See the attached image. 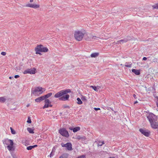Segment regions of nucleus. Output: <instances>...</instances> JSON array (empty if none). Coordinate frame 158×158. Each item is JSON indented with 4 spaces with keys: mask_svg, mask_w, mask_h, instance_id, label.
<instances>
[{
    "mask_svg": "<svg viewBox=\"0 0 158 158\" xmlns=\"http://www.w3.org/2000/svg\"><path fill=\"white\" fill-rule=\"evenodd\" d=\"M133 97L134 98H135L136 99L137 98L136 95L135 94H134L133 95Z\"/></svg>",
    "mask_w": 158,
    "mask_h": 158,
    "instance_id": "nucleus-46",
    "label": "nucleus"
},
{
    "mask_svg": "<svg viewBox=\"0 0 158 158\" xmlns=\"http://www.w3.org/2000/svg\"><path fill=\"white\" fill-rule=\"evenodd\" d=\"M3 143L7 145V148L9 151H14L15 149V147L14 146L13 141L9 139H5L3 140Z\"/></svg>",
    "mask_w": 158,
    "mask_h": 158,
    "instance_id": "nucleus-2",
    "label": "nucleus"
},
{
    "mask_svg": "<svg viewBox=\"0 0 158 158\" xmlns=\"http://www.w3.org/2000/svg\"><path fill=\"white\" fill-rule=\"evenodd\" d=\"M27 130L28 131V132L30 133H34L33 130L30 128H27Z\"/></svg>",
    "mask_w": 158,
    "mask_h": 158,
    "instance_id": "nucleus-24",
    "label": "nucleus"
},
{
    "mask_svg": "<svg viewBox=\"0 0 158 158\" xmlns=\"http://www.w3.org/2000/svg\"><path fill=\"white\" fill-rule=\"evenodd\" d=\"M96 37L95 36H94L89 34L88 35L87 38H85V39L87 41H94V40L95 39V37Z\"/></svg>",
    "mask_w": 158,
    "mask_h": 158,
    "instance_id": "nucleus-14",
    "label": "nucleus"
},
{
    "mask_svg": "<svg viewBox=\"0 0 158 158\" xmlns=\"http://www.w3.org/2000/svg\"><path fill=\"white\" fill-rule=\"evenodd\" d=\"M33 148L32 146H30L27 147V149L29 150L32 149Z\"/></svg>",
    "mask_w": 158,
    "mask_h": 158,
    "instance_id": "nucleus-32",
    "label": "nucleus"
},
{
    "mask_svg": "<svg viewBox=\"0 0 158 158\" xmlns=\"http://www.w3.org/2000/svg\"><path fill=\"white\" fill-rule=\"evenodd\" d=\"M30 1L31 2H33V0H30Z\"/></svg>",
    "mask_w": 158,
    "mask_h": 158,
    "instance_id": "nucleus-51",
    "label": "nucleus"
},
{
    "mask_svg": "<svg viewBox=\"0 0 158 158\" xmlns=\"http://www.w3.org/2000/svg\"><path fill=\"white\" fill-rule=\"evenodd\" d=\"M61 146L63 147H66L68 150H72V144L70 143H68L65 144L63 143H61Z\"/></svg>",
    "mask_w": 158,
    "mask_h": 158,
    "instance_id": "nucleus-10",
    "label": "nucleus"
},
{
    "mask_svg": "<svg viewBox=\"0 0 158 158\" xmlns=\"http://www.w3.org/2000/svg\"><path fill=\"white\" fill-rule=\"evenodd\" d=\"M109 158H115L114 157H110Z\"/></svg>",
    "mask_w": 158,
    "mask_h": 158,
    "instance_id": "nucleus-53",
    "label": "nucleus"
},
{
    "mask_svg": "<svg viewBox=\"0 0 158 158\" xmlns=\"http://www.w3.org/2000/svg\"><path fill=\"white\" fill-rule=\"evenodd\" d=\"M138 103V101H136L134 103V104H136Z\"/></svg>",
    "mask_w": 158,
    "mask_h": 158,
    "instance_id": "nucleus-48",
    "label": "nucleus"
},
{
    "mask_svg": "<svg viewBox=\"0 0 158 158\" xmlns=\"http://www.w3.org/2000/svg\"><path fill=\"white\" fill-rule=\"evenodd\" d=\"M26 6L27 7H30L35 9H36L39 8L40 6L39 5H38L29 3L26 4Z\"/></svg>",
    "mask_w": 158,
    "mask_h": 158,
    "instance_id": "nucleus-13",
    "label": "nucleus"
},
{
    "mask_svg": "<svg viewBox=\"0 0 158 158\" xmlns=\"http://www.w3.org/2000/svg\"><path fill=\"white\" fill-rule=\"evenodd\" d=\"M19 77V75H15L14 76V77L15 78H17Z\"/></svg>",
    "mask_w": 158,
    "mask_h": 158,
    "instance_id": "nucleus-42",
    "label": "nucleus"
},
{
    "mask_svg": "<svg viewBox=\"0 0 158 158\" xmlns=\"http://www.w3.org/2000/svg\"><path fill=\"white\" fill-rule=\"evenodd\" d=\"M68 156V154L67 153H65L63 154L59 158H67Z\"/></svg>",
    "mask_w": 158,
    "mask_h": 158,
    "instance_id": "nucleus-22",
    "label": "nucleus"
},
{
    "mask_svg": "<svg viewBox=\"0 0 158 158\" xmlns=\"http://www.w3.org/2000/svg\"><path fill=\"white\" fill-rule=\"evenodd\" d=\"M156 106L158 107V97H157V99L156 101Z\"/></svg>",
    "mask_w": 158,
    "mask_h": 158,
    "instance_id": "nucleus-41",
    "label": "nucleus"
},
{
    "mask_svg": "<svg viewBox=\"0 0 158 158\" xmlns=\"http://www.w3.org/2000/svg\"><path fill=\"white\" fill-rule=\"evenodd\" d=\"M54 154L52 152H51V153L50 154V157H51L52 156L54 155Z\"/></svg>",
    "mask_w": 158,
    "mask_h": 158,
    "instance_id": "nucleus-40",
    "label": "nucleus"
},
{
    "mask_svg": "<svg viewBox=\"0 0 158 158\" xmlns=\"http://www.w3.org/2000/svg\"><path fill=\"white\" fill-rule=\"evenodd\" d=\"M64 108H70L69 106H68V105H64Z\"/></svg>",
    "mask_w": 158,
    "mask_h": 158,
    "instance_id": "nucleus-39",
    "label": "nucleus"
},
{
    "mask_svg": "<svg viewBox=\"0 0 158 158\" xmlns=\"http://www.w3.org/2000/svg\"><path fill=\"white\" fill-rule=\"evenodd\" d=\"M44 102L45 103H47V104H50L51 103V101L48 99H44Z\"/></svg>",
    "mask_w": 158,
    "mask_h": 158,
    "instance_id": "nucleus-25",
    "label": "nucleus"
},
{
    "mask_svg": "<svg viewBox=\"0 0 158 158\" xmlns=\"http://www.w3.org/2000/svg\"><path fill=\"white\" fill-rule=\"evenodd\" d=\"M77 103L78 104L81 105L82 103V102L81 101V99L80 98H77Z\"/></svg>",
    "mask_w": 158,
    "mask_h": 158,
    "instance_id": "nucleus-21",
    "label": "nucleus"
},
{
    "mask_svg": "<svg viewBox=\"0 0 158 158\" xmlns=\"http://www.w3.org/2000/svg\"><path fill=\"white\" fill-rule=\"evenodd\" d=\"M99 53L98 52H94L92 53L90 55V56L92 58H96L99 55Z\"/></svg>",
    "mask_w": 158,
    "mask_h": 158,
    "instance_id": "nucleus-19",
    "label": "nucleus"
},
{
    "mask_svg": "<svg viewBox=\"0 0 158 158\" xmlns=\"http://www.w3.org/2000/svg\"><path fill=\"white\" fill-rule=\"evenodd\" d=\"M94 109L96 111H97L98 110H100V109L99 108H96V107H94Z\"/></svg>",
    "mask_w": 158,
    "mask_h": 158,
    "instance_id": "nucleus-36",
    "label": "nucleus"
},
{
    "mask_svg": "<svg viewBox=\"0 0 158 158\" xmlns=\"http://www.w3.org/2000/svg\"><path fill=\"white\" fill-rule=\"evenodd\" d=\"M11 132L12 134H15L16 131L12 127H10Z\"/></svg>",
    "mask_w": 158,
    "mask_h": 158,
    "instance_id": "nucleus-27",
    "label": "nucleus"
},
{
    "mask_svg": "<svg viewBox=\"0 0 158 158\" xmlns=\"http://www.w3.org/2000/svg\"><path fill=\"white\" fill-rule=\"evenodd\" d=\"M43 89V88L42 87H37L34 90L32 89L31 94L35 95L38 92H40V94H42L43 92V91H42Z\"/></svg>",
    "mask_w": 158,
    "mask_h": 158,
    "instance_id": "nucleus-7",
    "label": "nucleus"
},
{
    "mask_svg": "<svg viewBox=\"0 0 158 158\" xmlns=\"http://www.w3.org/2000/svg\"><path fill=\"white\" fill-rule=\"evenodd\" d=\"M44 100L43 96L40 97L35 99V102H40L41 101Z\"/></svg>",
    "mask_w": 158,
    "mask_h": 158,
    "instance_id": "nucleus-16",
    "label": "nucleus"
},
{
    "mask_svg": "<svg viewBox=\"0 0 158 158\" xmlns=\"http://www.w3.org/2000/svg\"><path fill=\"white\" fill-rule=\"evenodd\" d=\"M6 100V98L4 97H0V102H4Z\"/></svg>",
    "mask_w": 158,
    "mask_h": 158,
    "instance_id": "nucleus-23",
    "label": "nucleus"
},
{
    "mask_svg": "<svg viewBox=\"0 0 158 158\" xmlns=\"http://www.w3.org/2000/svg\"><path fill=\"white\" fill-rule=\"evenodd\" d=\"M97 144L98 146H101L103 144H104V142L103 141H98V140L97 141H96Z\"/></svg>",
    "mask_w": 158,
    "mask_h": 158,
    "instance_id": "nucleus-18",
    "label": "nucleus"
},
{
    "mask_svg": "<svg viewBox=\"0 0 158 158\" xmlns=\"http://www.w3.org/2000/svg\"><path fill=\"white\" fill-rule=\"evenodd\" d=\"M27 122L29 123H31V118L30 117H28V119H27Z\"/></svg>",
    "mask_w": 158,
    "mask_h": 158,
    "instance_id": "nucleus-30",
    "label": "nucleus"
},
{
    "mask_svg": "<svg viewBox=\"0 0 158 158\" xmlns=\"http://www.w3.org/2000/svg\"><path fill=\"white\" fill-rule=\"evenodd\" d=\"M69 129L71 131L73 130L74 132H76L80 130V127H70L69 128Z\"/></svg>",
    "mask_w": 158,
    "mask_h": 158,
    "instance_id": "nucleus-15",
    "label": "nucleus"
},
{
    "mask_svg": "<svg viewBox=\"0 0 158 158\" xmlns=\"http://www.w3.org/2000/svg\"><path fill=\"white\" fill-rule=\"evenodd\" d=\"M9 78L10 79H11L12 78V77H10Z\"/></svg>",
    "mask_w": 158,
    "mask_h": 158,
    "instance_id": "nucleus-52",
    "label": "nucleus"
},
{
    "mask_svg": "<svg viewBox=\"0 0 158 158\" xmlns=\"http://www.w3.org/2000/svg\"><path fill=\"white\" fill-rule=\"evenodd\" d=\"M151 127L153 129H158V123L157 119L150 123Z\"/></svg>",
    "mask_w": 158,
    "mask_h": 158,
    "instance_id": "nucleus-9",
    "label": "nucleus"
},
{
    "mask_svg": "<svg viewBox=\"0 0 158 158\" xmlns=\"http://www.w3.org/2000/svg\"><path fill=\"white\" fill-rule=\"evenodd\" d=\"M35 69L34 68L33 69H28L25 70L23 72L24 74H27L29 73L31 74H35Z\"/></svg>",
    "mask_w": 158,
    "mask_h": 158,
    "instance_id": "nucleus-8",
    "label": "nucleus"
},
{
    "mask_svg": "<svg viewBox=\"0 0 158 158\" xmlns=\"http://www.w3.org/2000/svg\"><path fill=\"white\" fill-rule=\"evenodd\" d=\"M41 138H42V135H41Z\"/></svg>",
    "mask_w": 158,
    "mask_h": 158,
    "instance_id": "nucleus-55",
    "label": "nucleus"
},
{
    "mask_svg": "<svg viewBox=\"0 0 158 158\" xmlns=\"http://www.w3.org/2000/svg\"><path fill=\"white\" fill-rule=\"evenodd\" d=\"M90 87L92 88L94 91H98V90H97V87L96 86L91 85Z\"/></svg>",
    "mask_w": 158,
    "mask_h": 158,
    "instance_id": "nucleus-26",
    "label": "nucleus"
},
{
    "mask_svg": "<svg viewBox=\"0 0 158 158\" xmlns=\"http://www.w3.org/2000/svg\"><path fill=\"white\" fill-rule=\"evenodd\" d=\"M147 58L146 57H144L143 58V60H147Z\"/></svg>",
    "mask_w": 158,
    "mask_h": 158,
    "instance_id": "nucleus-44",
    "label": "nucleus"
},
{
    "mask_svg": "<svg viewBox=\"0 0 158 158\" xmlns=\"http://www.w3.org/2000/svg\"><path fill=\"white\" fill-rule=\"evenodd\" d=\"M6 53L4 52H1V54L3 56H5L6 55Z\"/></svg>",
    "mask_w": 158,
    "mask_h": 158,
    "instance_id": "nucleus-38",
    "label": "nucleus"
},
{
    "mask_svg": "<svg viewBox=\"0 0 158 158\" xmlns=\"http://www.w3.org/2000/svg\"><path fill=\"white\" fill-rule=\"evenodd\" d=\"M59 132L61 135L66 137H68L69 136L68 131L65 128H63L59 130Z\"/></svg>",
    "mask_w": 158,
    "mask_h": 158,
    "instance_id": "nucleus-6",
    "label": "nucleus"
},
{
    "mask_svg": "<svg viewBox=\"0 0 158 158\" xmlns=\"http://www.w3.org/2000/svg\"><path fill=\"white\" fill-rule=\"evenodd\" d=\"M11 155L12 156V157L13 158H16V156L15 154H14L12 153H11Z\"/></svg>",
    "mask_w": 158,
    "mask_h": 158,
    "instance_id": "nucleus-34",
    "label": "nucleus"
},
{
    "mask_svg": "<svg viewBox=\"0 0 158 158\" xmlns=\"http://www.w3.org/2000/svg\"><path fill=\"white\" fill-rule=\"evenodd\" d=\"M48 50L47 47H44L43 45H38L35 48V53L36 54L42 55L41 52H46Z\"/></svg>",
    "mask_w": 158,
    "mask_h": 158,
    "instance_id": "nucleus-3",
    "label": "nucleus"
},
{
    "mask_svg": "<svg viewBox=\"0 0 158 158\" xmlns=\"http://www.w3.org/2000/svg\"><path fill=\"white\" fill-rule=\"evenodd\" d=\"M129 37H127L124 38L123 39H122L118 40L117 41V44H121L123 43L127 42L128 41L130 40Z\"/></svg>",
    "mask_w": 158,
    "mask_h": 158,
    "instance_id": "nucleus-12",
    "label": "nucleus"
},
{
    "mask_svg": "<svg viewBox=\"0 0 158 158\" xmlns=\"http://www.w3.org/2000/svg\"><path fill=\"white\" fill-rule=\"evenodd\" d=\"M97 87V90H98V89H99L100 88H101V87L99 86H96Z\"/></svg>",
    "mask_w": 158,
    "mask_h": 158,
    "instance_id": "nucleus-43",
    "label": "nucleus"
},
{
    "mask_svg": "<svg viewBox=\"0 0 158 158\" xmlns=\"http://www.w3.org/2000/svg\"><path fill=\"white\" fill-rule=\"evenodd\" d=\"M49 104L45 103L44 106L43 107V108L44 109L45 108L48 107H49Z\"/></svg>",
    "mask_w": 158,
    "mask_h": 158,
    "instance_id": "nucleus-29",
    "label": "nucleus"
},
{
    "mask_svg": "<svg viewBox=\"0 0 158 158\" xmlns=\"http://www.w3.org/2000/svg\"><path fill=\"white\" fill-rule=\"evenodd\" d=\"M37 146V145H35L32 146L33 148H35V147H36Z\"/></svg>",
    "mask_w": 158,
    "mask_h": 158,
    "instance_id": "nucleus-45",
    "label": "nucleus"
},
{
    "mask_svg": "<svg viewBox=\"0 0 158 158\" xmlns=\"http://www.w3.org/2000/svg\"><path fill=\"white\" fill-rule=\"evenodd\" d=\"M139 131L142 134L147 137L150 134L149 131L142 129H140Z\"/></svg>",
    "mask_w": 158,
    "mask_h": 158,
    "instance_id": "nucleus-11",
    "label": "nucleus"
},
{
    "mask_svg": "<svg viewBox=\"0 0 158 158\" xmlns=\"http://www.w3.org/2000/svg\"><path fill=\"white\" fill-rule=\"evenodd\" d=\"M79 138V139H80V138Z\"/></svg>",
    "mask_w": 158,
    "mask_h": 158,
    "instance_id": "nucleus-56",
    "label": "nucleus"
},
{
    "mask_svg": "<svg viewBox=\"0 0 158 158\" xmlns=\"http://www.w3.org/2000/svg\"><path fill=\"white\" fill-rule=\"evenodd\" d=\"M71 92V90L69 89L62 90L56 93L54 97L59 98V100L60 101H68L69 99V95L67 94Z\"/></svg>",
    "mask_w": 158,
    "mask_h": 158,
    "instance_id": "nucleus-1",
    "label": "nucleus"
},
{
    "mask_svg": "<svg viewBox=\"0 0 158 158\" xmlns=\"http://www.w3.org/2000/svg\"><path fill=\"white\" fill-rule=\"evenodd\" d=\"M147 118L149 122L154 121L157 119V117L152 113H149L148 114L147 116Z\"/></svg>",
    "mask_w": 158,
    "mask_h": 158,
    "instance_id": "nucleus-5",
    "label": "nucleus"
},
{
    "mask_svg": "<svg viewBox=\"0 0 158 158\" xmlns=\"http://www.w3.org/2000/svg\"><path fill=\"white\" fill-rule=\"evenodd\" d=\"M131 64H125V66L126 67H128V68H130L131 66Z\"/></svg>",
    "mask_w": 158,
    "mask_h": 158,
    "instance_id": "nucleus-35",
    "label": "nucleus"
},
{
    "mask_svg": "<svg viewBox=\"0 0 158 158\" xmlns=\"http://www.w3.org/2000/svg\"><path fill=\"white\" fill-rule=\"evenodd\" d=\"M132 72L134 73L136 75H139L140 73V71L139 70H137L135 69H132Z\"/></svg>",
    "mask_w": 158,
    "mask_h": 158,
    "instance_id": "nucleus-17",
    "label": "nucleus"
},
{
    "mask_svg": "<svg viewBox=\"0 0 158 158\" xmlns=\"http://www.w3.org/2000/svg\"><path fill=\"white\" fill-rule=\"evenodd\" d=\"M77 158H86V157L85 155H81L78 156Z\"/></svg>",
    "mask_w": 158,
    "mask_h": 158,
    "instance_id": "nucleus-33",
    "label": "nucleus"
},
{
    "mask_svg": "<svg viewBox=\"0 0 158 158\" xmlns=\"http://www.w3.org/2000/svg\"><path fill=\"white\" fill-rule=\"evenodd\" d=\"M29 106H30V104H28L27 105V107H29Z\"/></svg>",
    "mask_w": 158,
    "mask_h": 158,
    "instance_id": "nucleus-50",
    "label": "nucleus"
},
{
    "mask_svg": "<svg viewBox=\"0 0 158 158\" xmlns=\"http://www.w3.org/2000/svg\"><path fill=\"white\" fill-rule=\"evenodd\" d=\"M84 33L81 31H75L74 34V36L75 39L78 41L81 40L83 38Z\"/></svg>",
    "mask_w": 158,
    "mask_h": 158,
    "instance_id": "nucleus-4",
    "label": "nucleus"
},
{
    "mask_svg": "<svg viewBox=\"0 0 158 158\" xmlns=\"http://www.w3.org/2000/svg\"><path fill=\"white\" fill-rule=\"evenodd\" d=\"M152 7L155 9H158V3L152 6Z\"/></svg>",
    "mask_w": 158,
    "mask_h": 158,
    "instance_id": "nucleus-28",
    "label": "nucleus"
},
{
    "mask_svg": "<svg viewBox=\"0 0 158 158\" xmlns=\"http://www.w3.org/2000/svg\"><path fill=\"white\" fill-rule=\"evenodd\" d=\"M81 99L83 101H87V99L86 98L85 96H82L81 98Z\"/></svg>",
    "mask_w": 158,
    "mask_h": 158,
    "instance_id": "nucleus-31",
    "label": "nucleus"
},
{
    "mask_svg": "<svg viewBox=\"0 0 158 158\" xmlns=\"http://www.w3.org/2000/svg\"><path fill=\"white\" fill-rule=\"evenodd\" d=\"M55 150H56V149H55V147H53V148H52V151L51 152L54 153H54L55 152Z\"/></svg>",
    "mask_w": 158,
    "mask_h": 158,
    "instance_id": "nucleus-37",
    "label": "nucleus"
},
{
    "mask_svg": "<svg viewBox=\"0 0 158 158\" xmlns=\"http://www.w3.org/2000/svg\"><path fill=\"white\" fill-rule=\"evenodd\" d=\"M46 136V135H45V136ZM44 137L45 138H46V137L45 136Z\"/></svg>",
    "mask_w": 158,
    "mask_h": 158,
    "instance_id": "nucleus-54",
    "label": "nucleus"
},
{
    "mask_svg": "<svg viewBox=\"0 0 158 158\" xmlns=\"http://www.w3.org/2000/svg\"><path fill=\"white\" fill-rule=\"evenodd\" d=\"M52 95V93H48V94L44 95L43 96L44 98V99H45L48 98L50 97Z\"/></svg>",
    "mask_w": 158,
    "mask_h": 158,
    "instance_id": "nucleus-20",
    "label": "nucleus"
},
{
    "mask_svg": "<svg viewBox=\"0 0 158 158\" xmlns=\"http://www.w3.org/2000/svg\"><path fill=\"white\" fill-rule=\"evenodd\" d=\"M52 105L49 104V107H52Z\"/></svg>",
    "mask_w": 158,
    "mask_h": 158,
    "instance_id": "nucleus-49",
    "label": "nucleus"
},
{
    "mask_svg": "<svg viewBox=\"0 0 158 158\" xmlns=\"http://www.w3.org/2000/svg\"><path fill=\"white\" fill-rule=\"evenodd\" d=\"M24 140H23V141H22V142H23V143L24 144L26 145L25 143H24ZM24 141H25V140Z\"/></svg>",
    "mask_w": 158,
    "mask_h": 158,
    "instance_id": "nucleus-47",
    "label": "nucleus"
}]
</instances>
